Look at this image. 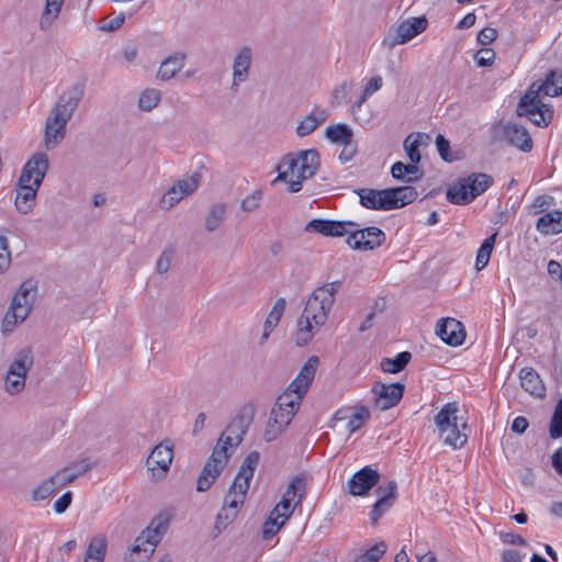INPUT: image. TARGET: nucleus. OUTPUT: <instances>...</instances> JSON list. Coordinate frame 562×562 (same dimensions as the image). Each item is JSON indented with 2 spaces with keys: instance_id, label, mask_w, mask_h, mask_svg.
<instances>
[{
  "instance_id": "nucleus-1",
  "label": "nucleus",
  "mask_w": 562,
  "mask_h": 562,
  "mask_svg": "<svg viewBox=\"0 0 562 562\" xmlns=\"http://www.w3.org/2000/svg\"><path fill=\"white\" fill-rule=\"evenodd\" d=\"M321 166V157L316 149H304L289 153L282 157L277 166L278 176L274 182H288L291 193L301 191L304 180L312 178Z\"/></svg>"
},
{
  "instance_id": "nucleus-2",
  "label": "nucleus",
  "mask_w": 562,
  "mask_h": 562,
  "mask_svg": "<svg viewBox=\"0 0 562 562\" xmlns=\"http://www.w3.org/2000/svg\"><path fill=\"white\" fill-rule=\"evenodd\" d=\"M48 168V157L44 153L34 154L23 166L14 201L19 213L29 214L34 209L37 191Z\"/></svg>"
},
{
  "instance_id": "nucleus-3",
  "label": "nucleus",
  "mask_w": 562,
  "mask_h": 562,
  "mask_svg": "<svg viewBox=\"0 0 562 562\" xmlns=\"http://www.w3.org/2000/svg\"><path fill=\"white\" fill-rule=\"evenodd\" d=\"M355 192L360 198V204L369 210L390 211L403 207L414 202L417 196V190L414 187H396L383 190L357 189Z\"/></svg>"
},
{
  "instance_id": "nucleus-4",
  "label": "nucleus",
  "mask_w": 562,
  "mask_h": 562,
  "mask_svg": "<svg viewBox=\"0 0 562 562\" xmlns=\"http://www.w3.org/2000/svg\"><path fill=\"white\" fill-rule=\"evenodd\" d=\"M493 177L487 173L473 172L457 179L447 190V200L456 205H468L484 193L492 184Z\"/></svg>"
},
{
  "instance_id": "nucleus-5",
  "label": "nucleus",
  "mask_w": 562,
  "mask_h": 562,
  "mask_svg": "<svg viewBox=\"0 0 562 562\" xmlns=\"http://www.w3.org/2000/svg\"><path fill=\"white\" fill-rule=\"evenodd\" d=\"M36 290V282L31 279L21 283L2 323V331L4 334L12 331L19 322H23L29 316L33 307Z\"/></svg>"
},
{
  "instance_id": "nucleus-6",
  "label": "nucleus",
  "mask_w": 562,
  "mask_h": 562,
  "mask_svg": "<svg viewBox=\"0 0 562 562\" xmlns=\"http://www.w3.org/2000/svg\"><path fill=\"white\" fill-rule=\"evenodd\" d=\"M341 286V281H333L318 286L306 302L303 314L313 318L316 327L323 326L334 305L335 295Z\"/></svg>"
},
{
  "instance_id": "nucleus-7",
  "label": "nucleus",
  "mask_w": 562,
  "mask_h": 562,
  "mask_svg": "<svg viewBox=\"0 0 562 562\" xmlns=\"http://www.w3.org/2000/svg\"><path fill=\"white\" fill-rule=\"evenodd\" d=\"M458 404L456 402L447 403L435 416V423L439 430V437L446 445L453 449L461 448L467 442V435L461 432L458 427Z\"/></svg>"
},
{
  "instance_id": "nucleus-8",
  "label": "nucleus",
  "mask_w": 562,
  "mask_h": 562,
  "mask_svg": "<svg viewBox=\"0 0 562 562\" xmlns=\"http://www.w3.org/2000/svg\"><path fill=\"white\" fill-rule=\"evenodd\" d=\"M516 113L518 116H527L539 127L548 126L553 119L552 106L544 104L532 90L526 91L521 97Z\"/></svg>"
},
{
  "instance_id": "nucleus-9",
  "label": "nucleus",
  "mask_w": 562,
  "mask_h": 562,
  "mask_svg": "<svg viewBox=\"0 0 562 562\" xmlns=\"http://www.w3.org/2000/svg\"><path fill=\"white\" fill-rule=\"evenodd\" d=\"M34 363L31 348L18 352L5 375L4 389L11 395L19 394L25 386L26 374Z\"/></svg>"
},
{
  "instance_id": "nucleus-10",
  "label": "nucleus",
  "mask_w": 562,
  "mask_h": 562,
  "mask_svg": "<svg viewBox=\"0 0 562 562\" xmlns=\"http://www.w3.org/2000/svg\"><path fill=\"white\" fill-rule=\"evenodd\" d=\"M427 25L428 22L425 16L404 20L396 27L391 30V33L384 38L383 44L391 48L400 44H405L424 32Z\"/></svg>"
},
{
  "instance_id": "nucleus-11",
  "label": "nucleus",
  "mask_w": 562,
  "mask_h": 562,
  "mask_svg": "<svg viewBox=\"0 0 562 562\" xmlns=\"http://www.w3.org/2000/svg\"><path fill=\"white\" fill-rule=\"evenodd\" d=\"M385 234L382 229L375 226L366 228L350 227L347 244L356 250H373L380 247L385 241Z\"/></svg>"
},
{
  "instance_id": "nucleus-12",
  "label": "nucleus",
  "mask_w": 562,
  "mask_h": 562,
  "mask_svg": "<svg viewBox=\"0 0 562 562\" xmlns=\"http://www.w3.org/2000/svg\"><path fill=\"white\" fill-rule=\"evenodd\" d=\"M72 115L68 114L59 108L53 106L50 114L45 123V146L47 149L58 146L66 136L67 124Z\"/></svg>"
},
{
  "instance_id": "nucleus-13",
  "label": "nucleus",
  "mask_w": 562,
  "mask_h": 562,
  "mask_svg": "<svg viewBox=\"0 0 562 562\" xmlns=\"http://www.w3.org/2000/svg\"><path fill=\"white\" fill-rule=\"evenodd\" d=\"M172 459L173 450L171 445L161 442L153 449L146 461L153 481L158 482L166 477Z\"/></svg>"
},
{
  "instance_id": "nucleus-14",
  "label": "nucleus",
  "mask_w": 562,
  "mask_h": 562,
  "mask_svg": "<svg viewBox=\"0 0 562 562\" xmlns=\"http://www.w3.org/2000/svg\"><path fill=\"white\" fill-rule=\"evenodd\" d=\"M405 385L401 382L385 384L380 381L373 383L371 392L375 395L374 404L381 411L396 406L402 400Z\"/></svg>"
},
{
  "instance_id": "nucleus-15",
  "label": "nucleus",
  "mask_w": 562,
  "mask_h": 562,
  "mask_svg": "<svg viewBox=\"0 0 562 562\" xmlns=\"http://www.w3.org/2000/svg\"><path fill=\"white\" fill-rule=\"evenodd\" d=\"M200 180L201 176L196 172L188 179L178 180L161 198L160 207L165 210L173 207L184 196L192 194L198 189Z\"/></svg>"
},
{
  "instance_id": "nucleus-16",
  "label": "nucleus",
  "mask_w": 562,
  "mask_h": 562,
  "mask_svg": "<svg viewBox=\"0 0 562 562\" xmlns=\"http://www.w3.org/2000/svg\"><path fill=\"white\" fill-rule=\"evenodd\" d=\"M380 474L370 467H364L353 473L348 481V491L353 496H364L379 483Z\"/></svg>"
},
{
  "instance_id": "nucleus-17",
  "label": "nucleus",
  "mask_w": 562,
  "mask_h": 562,
  "mask_svg": "<svg viewBox=\"0 0 562 562\" xmlns=\"http://www.w3.org/2000/svg\"><path fill=\"white\" fill-rule=\"evenodd\" d=\"M502 138L509 145L524 153L531 151L533 143L528 130L516 123H506L501 126Z\"/></svg>"
},
{
  "instance_id": "nucleus-18",
  "label": "nucleus",
  "mask_w": 562,
  "mask_h": 562,
  "mask_svg": "<svg viewBox=\"0 0 562 562\" xmlns=\"http://www.w3.org/2000/svg\"><path fill=\"white\" fill-rule=\"evenodd\" d=\"M396 491L397 484L395 481H390L386 485L378 486L375 493L378 494L379 499L373 505L370 514L373 525L376 524L384 513L392 507L397 496Z\"/></svg>"
},
{
  "instance_id": "nucleus-19",
  "label": "nucleus",
  "mask_w": 562,
  "mask_h": 562,
  "mask_svg": "<svg viewBox=\"0 0 562 562\" xmlns=\"http://www.w3.org/2000/svg\"><path fill=\"white\" fill-rule=\"evenodd\" d=\"M353 222H342L333 220L314 218L306 225L307 232H316L324 236H349L350 227H357Z\"/></svg>"
},
{
  "instance_id": "nucleus-20",
  "label": "nucleus",
  "mask_w": 562,
  "mask_h": 562,
  "mask_svg": "<svg viewBox=\"0 0 562 562\" xmlns=\"http://www.w3.org/2000/svg\"><path fill=\"white\" fill-rule=\"evenodd\" d=\"M436 334L449 346H460L465 339V329L461 322L447 317L441 319L436 328Z\"/></svg>"
},
{
  "instance_id": "nucleus-21",
  "label": "nucleus",
  "mask_w": 562,
  "mask_h": 562,
  "mask_svg": "<svg viewBox=\"0 0 562 562\" xmlns=\"http://www.w3.org/2000/svg\"><path fill=\"white\" fill-rule=\"evenodd\" d=\"M535 91L537 98L558 97L562 93V70L551 69L547 72L544 80L532 82L527 91Z\"/></svg>"
},
{
  "instance_id": "nucleus-22",
  "label": "nucleus",
  "mask_w": 562,
  "mask_h": 562,
  "mask_svg": "<svg viewBox=\"0 0 562 562\" xmlns=\"http://www.w3.org/2000/svg\"><path fill=\"white\" fill-rule=\"evenodd\" d=\"M168 527L169 517L165 514L157 515L151 519L149 526L137 537L138 542H140L142 546H150L155 550Z\"/></svg>"
},
{
  "instance_id": "nucleus-23",
  "label": "nucleus",
  "mask_w": 562,
  "mask_h": 562,
  "mask_svg": "<svg viewBox=\"0 0 562 562\" xmlns=\"http://www.w3.org/2000/svg\"><path fill=\"white\" fill-rule=\"evenodd\" d=\"M251 424V417L245 415H237L227 425L226 429L220 437V441L231 447H237L246 435Z\"/></svg>"
},
{
  "instance_id": "nucleus-24",
  "label": "nucleus",
  "mask_w": 562,
  "mask_h": 562,
  "mask_svg": "<svg viewBox=\"0 0 562 562\" xmlns=\"http://www.w3.org/2000/svg\"><path fill=\"white\" fill-rule=\"evenodd\" d=\"M251 60L252 49L249 46H243L238 49L233 61V89H236L248 79Z\"/></svg>"
},
{
  "instance_id": "nucleus-25",
  "label": "nucleus",
  "mask_w": 562,
  "mask_h": 562,
  "mask_svg": "<svg viewBox=\"0 0 562 562\" xmlns=\"http://www.w3.org/2000/svg\"><path fill=\"white\" fill-rule=\"evenodd\" d=\"M318 357L312 356L304 363L296 378L291 382V390H297L301 394H306L310 384L313 382L318 366Z\"/></svg>"
},
{
  "instance_id": "nucleus-26",
  "label": "nucleus",
  "mask_w": 562,
  "mask_h": 562,
  "mask_svg": "<svg viewBox=\"0 0 562 562\" xmlns=\"http://www.w3.org/2000/svg\"><path fill=\"white\" fill-rule=\"evenodd\" d=\"M85 89L86 86L83 81L74 83L66 94L59 98L54 106L59 108V110L66 112L67 115H72L85 95Z\"/></svg>"
},
{
  "instance_id": "nucleus-27",
  "label": "nucleus",
  "mask_w": 562,
  "mask_h": 562,
  "mask_svg": "<svg viewBox=\"0 0 562 562\" xmlns=\"http://www.w3.org/2000/svg\"><path fill=\"white\" fill-rule=\"evenodd\" d=\"M521 387L535 397L542 398L546 395V386L538 372L529 367L522 368L519 372Z\"/></svg>"
},
{
  "instance_id": "nucleus-28",
  "label": "nucleus",
  "mask_w": 562,
  "mask_h": 562,
  "mask_svg": "<svg viewBox=\"0 0 562 562\" xmlns=\"http://www.w3.org/2000/svg\"><path fill=\"white\" fill-rule=\"evenodd\" d=\"M260 454L258 451H251L243 461L237 475L234 480V485L244 490H249L250 480L259 463Z\"/></svg>"
},
{
  "instance_id": "nucleus-29",
  "label": "nucleus",
  "mask_w": 562,
  "mask_h": 562,
  "mask_svg": "<svg viewBox=\"0 0 562 562\" xmlns=\"http://www.w3.org/2000/svg\"><path fill=\"white\" fill-rule=\"evenodd\" d=\"M186 58L184 53H176L165 58L157 71V78L162 81L173 78L183 68Z\"/></svg>"
},
{
  "instance_id": "nucleus-30",
  "label": "nucleus",
  "mask_w": 562,
  "mask_h": 562,
  "mask_svg": "<svg viewBox=\"0 0 562 562\" xmlns=\"http://www.w3.org/2000/svg\"><path fill=\"white\" fill-rule=\"evenodd\" d=\"M90 470L91 464L87 460H81L75 461L68 467L63 468L61 470L57 471L55 475L57 476L58 483L64 486L75 482Z\"/></svg>"
},
{
  "instance_id": "nucleus-31",
  "label": "nucleus",
  "mask_w": 562,
  "mask_h": 562,
  "mask_svg": "<svg viewBox=\"0 0 562 562\" xmlns=\"http://www.w3.org/2000/svg\"><path fill=\"white\" fill-rule=\"evenodd\" d=\"M108 552V539L104 535L93 536L86 550L83 562H103Z\"/></svg>"
},
{
  "instance_id": "nucleus-32",
  "label": "nucleus",
  "mask_w": 562,
  "mask_h": 562,
  "mask_svg": "<svg viewBox=\"0 0 562 562\" xmlns=\"http://www.w3.org/2000/svg\"><path fill=\"white\" fill-rule=\"evenodd\" d=\"M542 235H554L562 232V212L553 211L540 216L536 224Z\"/></svg>"
},
{
  "instance_id": "nucleus-33",
  "label": "nucleus",
  "mask_w": 562,
  "mask_h": 562,
  "mask_svg": "<svg viewBox=\"0 0 562 562\" xmlns=\"http://www.w3.org/2000/svg\"><path fill=\"white\" fill-rule=\"evenodd\" d=\"M326 120L327 115L324 111H313L297 123L295 133L299 137H305L316 131Z\"/></svg>"
},
{
  "instance_id": "nucleus-34",
  "label": "nucleus",
  "mask_w": 562,
  "mask_h": 562,
  "mask_svg": "<svg viewBox=\"0 0 562 562\" xmlns=\"http://www.w3.org/2000/svg\"><path fill=\"white\" fill-rule=\"evenodd\" d=\"M325 137L333 144L348 145L353 143V132L344 123L328 125L325 130Z\"/></svg>"
},
{
  "instance_id": "nucleus-35",
  "label": "nucleus",
  "mask_w": 562,
  "mask_h": 562,
  "mask_svg": "<svg viewBox=\"0 0 562 562\" xmlns=\"http://www.w3.org/2000/svg\"><path fill=\"white\" fill-rule=\"evenodd\" d=\"M222 469L217 468L215 464H211L210 462H205L198 480H196V491L205 492L211 488L213 483L222 473Z\"/></svg>"
},
{
  "instance_id": "nucleus-36",
  "label": "nucleus",
  "mask_w": 562,
  "mask_h": 562,
  "mask_svg": "<svg viewBox=\"0 0 562 562\" xmlns=\"http://www.w3.org/2000/svg\"><path fill=\"white\" fill-rule=\"evenodd\" d=\"M411 359L412 353L409 351H402L394 358H383L381 360L380 368L382 371L387 373H398L405 369Z\"/></svg>"
},
{
  "instance_id": "nucleus-37",
  "label": "nucleus",
  "mask_w": 562,
  "mask_h": 562,
  "mask_svg": "<svg viewBox=\"0 0 562 562\" xmlns=\"http://www.w3.org/2000/svg\"><path fill=\"white\" fill-rule=\"evenodd\" d=\"M226 218V205L217 203L212 205L205 217V229L210 233L217 231Z\"/></svg>"
},
{
  "instance_id": "nucleus-38",
  "label": "nucleus",
  "mask_w": 562,
  "mask_h": 562,
  "mask_svg": "<svg viewBox=\"0 0 562 562\" xmlns=\"http://www.w3.org/2000/svg\"><path fill=\"white\" fill-rule=\"evenodd\" d=\"M248 490L235 486L234 483L228 488L224 498L223 506L228 512H236L238 514L239 507L244 504Z\"/></svg>"
},
{
  "instance_id": "nucleus-39",
  "label": "nucleus",
  "mask_w": 562,
  "mask_h": 562,
  "mask_svg": "<svg viewBox=\"0 0 562 562\" xmlns=\"http://www.w3.org/2000/svg\"><path fill=\"white\" fill-rule=\"evenodd\" d=\"M306 491L305 479L301 475L294 476L289 483L282 497L289 498L291 502L301 504Z\"/></svg>"
},
{
  "instance_id": "nucleus-40",
  "label": "nucleus",
  "mask_w": 562,
  "mask_h": 562,
  "mask_svg": "<svg viewBox=\"0 0 562 562\" xmlns=\"http://www.w3.org/2000/svg\"><path fill=\"white\" fill-rule=\"evenodd\" d=\"M313 318L306 317L305 314L302 313L301 317L297 322V330L295 334V342L297 346L302 347L307 345L313 338Z\"/></svg>"
},
{
  "instance_id": "nucleus-41",
  "label": "nucleus",
  "mask_w": 562,
  "mask_h": 562,
  "mask_svg": "<svg viewBox=\"0 0 562 562\" xmlns=\"http://www.w3.org/2000/svg\"><path fill=\"white\" fill-rule=\"evenodd\" d=\"M153 553L154 549L150 546H142L136 538L132 548L125 553L124 562H146Z\"/></svg>"
},
{
  "instance_id": "nucleus-42",
  "label": "nucleus",
  "mask_w": 562,
  "mask_h": 562,
  "mask_svg": "<svg viewBox=\"0 0 562 562\" xmlns=\"http://www.w3.org/2000/svg\"><path fill=\"white\" fill-rule=\"evenodd\" d=\"M61 484L58 483L57 476L54 474L44 480L36 488L33 490L32 498L41 502L53 495Z\"/></svg>"
},
{
  "instance_id": "nucleus-43",
  "label": "nucleus",
  "mask_w": 562,
  "mask_h": 562,
  "mask_svg": "<svg viewBox=\"0 0 562 562\" xmlns=\"http://www.w3.org/2000/svg\"><path fill=\"white\" fill-rule=\"evenodd\" d=\"M286 521L280 516L278 508H273L262 526V539L269 540L274 537Z\"/></svg>"
},
{
  "instance_id": "nucleus-44",
  "label": "nucleus",
  "mask_w": 562,
  "mask_h": 562,
  "mask_svg": "<svg viewBox=\"0 0 562 562\" xmlns=\"http://www.w3.org/2000/svg\"><path fill=\"white\" fill-rule=\"evenodd\" d=\"M305 394L299 393L297 390H291L289 386L285 392H283L277 400L276 404L279 407H285L292 409V413L295 414L300 407V404Z\"/></svg>"
},
{
  "instance_id": "nucleus-45",
  "label": "nucleus",
  "mask_w": 562,
  "mask_h": 562,
  "mask_svg": "<svg viewBox=\"0 0 562 562\" xmlns=\"http://www.w3.org/2000/svg\"><path fill=\"white\" fill-rule=\"evenodd\" d=\"M63 3L64 0H46L45 9L40 21L42 30L48 29L53 21L57 19Z\"/></svg>"
},
{
  "instance_id": "nucleus-46",
  "label": "nucleus",
  "mask_w": 562,
  "mask_h": 562,
  "mask_svg": "<svg viewBox=\"0 0 562 562\" xmlns=\"http://www.w3.org/2000/svg\"><path fill=\"white\" fill-rule=\"evenodd\" d=\"M497 235H498V233L495 232L490 237L484 239V241L482 243V245L477 251V255H476L475 266H476L477 270H481L487 266L490 258H491V254L493 251V248H494V245L496 241Z\"/></svg>"
},
{
  "instance_id": "nucleus-47",
  "label": "nucleus",
  "mask_w": 562,
  "mask_h": 562,
  "mask_svg": "<svg viewBox=\"0 0 562 562\" xmlns=\"http://www.w3.org/2000/svg\"><path fill=\"white\" fill-rule=\"evenodd\" d=\"M370 418V411L364 405L355 407V412L350 414L347 423V428L350 434L360 429Z\"/></svg>"
},
{
  "instance_id": "nucleus-48",
  "label": "nucleus",
  "mask_w": 562,
  "mask_h": 562,
  "mask_svg": "<svg viewBox=\"0 0 562 562\" xmlns=\"http://www.w3.org/2000/svg\"><path fill=\"white\" fill-rule=\"evenodd\" d=\"M229 447V445H225L218 440L206 462L224 470L231 458V453L228 452Z\"/></svg>"
},
{
  "instance_id": "nucleus-49",
  "label": "nucleus",
  "mask_w": 562,
  "mask_h": 562,
  "mask_svg": "<svg viewBox=\"0 0 562 562\" xmlns=\"http://www.w3.org/2000/svg\"><path fill=\"white\" fill-rule=\"evenodd\" d=\"M161 93L156 89H146L142 92L138 100V108L142 111L149 112L160 102Z\"/></svg>"
},
{
  "instance_id": "nucleus-50",
  "label": "nucleus",
  "mask_w": 562,
  "mask_h": 562,
  "mask_svg": "<svg viewBox=\"0 0 562 562\" xmlns=\"http://www.w3.org/2000/svg\"><path fill=\"white\" fill-rule=\"evenodd\" d=\"M549 434L552 439L562 437V397L557 402L549 424Z\"/></svg>"
},
{
  "instance_id": "nucleus-51",
  "label": "nucleus",
  "mask_w": 562,
  "mask_h": 562,
  "mask_svg": "<svg viewBox=\"0 0 562 562\" xmlns=\"http://www.w3.org/2000/svg\"><path fill=\"white\" fill-rule=\"evenodd\" d=\"M285 299L283 297H280L276 301L272 310L270 311V313L268 314L267 318H266V322H265V327L267 328H274L280 319H281V316L285 310Z\"/></svg>"
},
{
  "instance_id": "nucleus-52",
  "label": "nucleus",
  "mask_w": 562,
  "mask_h": 562,
  "mask_svg": "<svg viewBox=\"0 0 562 562\" xmlns=\"http://www.w3.org/2000/svg\"><path fill=\"white\" fill-rule=\"evenodd\" d=\"M417 164H404L402 161H397L393 164L391 167L392 177L396 180H403L405 175H415L419 172V168L416 166Z\"/></svg>"
},
{
  "instance_id": "nucleus-53",
  "label": "nucleus",
  "mask_w": 562,
  "mask_h": 562,
  "mask_svg": "<svg viewBox=\"0 0 562 562\" xmlns=\"http://www.w3.org/2000/svg\"><path fill=\"white\" fill-rule=\"evenodd\" d=\"M286 428V422L281 419V423L277 422V419H271L269 417L263 438L266 441H272L277 439Z\"/></svg>"
},
{
  "instance_id": "nucleus-54",
  "label": "nucleus",
  "mask_w": 562,
  "mask_h": 562,
  "mask_svg": "<svg viewBox=\"0 0 562 562\" xmlns=\"http://www.w3.org/2000/svg\"><path fill=\"white\" fill-rule=\"evenodd\" d=\"M237 515L238 514L236 512H228L226 510V507L223 506L215 518L214 530H216V533L214 536L220 535L232 521H234Z\"/></svg>"
},
{
  "instance_id": "nucleus-55",
  "label": "nucleus",
  "mask_w": 562,
  "mask_h": 562,
  "mask_svg": "<svg viewBox=\"0 0 562 562\" xmlns=\"http://www.w3.org/2000/svg\"><path fill=\"white\" fill-rule=\"evenodd\" d=\"M387 546L384 541H381L370 549H368L358 562H378L381 557L386 552Z\"/></svg>"
},
{
  "instance_id": "nucleus-56",
  "label": "nucleus",
  "mask_w": 562,
  "mask_h": 562,
  "mask_svg": "<svg viewBox=\"0 0 562 562\" xmlns=\"http://www.w3.org/2000/svg\"><path fill=\"white\" fill-rule=\"evenodd\" d=\"M352 81H344L337 86L331 92V104H339L347 101L348 92L353 88Z\"/></svg>"
},
{
  "instance_id": "nucleus-57",
  "label": "nucleus",
  "mask_w": 562,
  "mask_h": 562,
  "mask_svg": "<svg viewBox=\"0 0 562 562\" xmlns=\"http://www.w3.org/2000/svg\"><path fill=\"white\" fill-rule=\"evenodd\" d=\"M411 138L412 135H408L404 140V149L411 162L418 164L422 159V155L418 149L420 143L418 139H414L413 142H411Z\"/></svg>"
},
{
  "instance_id": "nucleus-58",
  "label": "nucleus",
  "mask_w": 562,
  "mask_h": 562,
  "mask_svg": "<svg viewBox=\"0 0 562 562\" xmlns=\"http://www.w3.org/2000/svg\"><path fill=\"white\" fill-rule=\"evenodd\" d=\"M262 200V191L255 190L251 194L247 195L240 204V207L244 212H252L257 210Z\"/></svg>"
},
{
  "instance_id": "nucleus-59",
  "label": "nucleus",
  "mask_w": 562,
  "mask_h": 562,
  "mask_svg": "<svg viewBox=\"0 0 562 562\" xmlns=\"http://www.w3.org/2000/svg\"><path fill=\"white\" fill-rule=\"evenodd\" d=\"M436 146L440 157L445 161L452 162L456 160V158L452 157L450 153V143L443 135L438 134L436 136Z\"/></svg>"
},
{
  "instance_id": "nucleus-60",
  "label": "nucleus",
  "mask_w": 562,
  "mask_h": 562,
  "mask_svg": "<svg viewBox=\"0 0 562 562\" xmlns=\"http://www.w3.org/2000/svg\"><path fill=\"white\" fill-rule=\"evenodd\" d=\"M11 262V252L9 241L5 236H0V274L4 272Z\"/></svg>"
},
{
  "instance_id": "nucleus-61",
  "label": "nucleus",
  "mask_w": 562,
  "mask_h": 562,
  "mask_svg": "<svg viewBox=\"0 0 562 562\" xmlns=\"http://www.w3.org/2000/svg\"><path fill=\"white\" fill-rule=\"evenodd\" d=\"M475 61L480 67L491 66L495 60V52L492 48L483 47L474 55Z\"/></svg>"
},
{
  "instance_id": "nucleus-62",
  "label": "nucleus",
  "mask_w": 562,
  "mask_h": 562,
  "mask_svg": "<svg viewBox=\"0 0 562 562\" xmlns=\"http://www.w3.org/2000/svg\"><path fill=\"white\" fill-rule=\"evenodd\" d=\"M300 504H296V502H291L286 497H282L281 501L276 505L274 508H278L280 512L281 518H283V521H288V519L292 516L294 509Z\"/></svg>"
},
{
  "instance_id": "nucleus-63",
  "label": "nucleus",
  "mask_w": 562,
  "mask_h": 562,
  "mask_svg": "<svg viewBox=\"0 0 562 562\" xmlns=\"http://www.w3.org/2000/svg\"><path fill=\"white\" fill-rule=\"evenodd\" d=\"M173 250L171 248H166L162 251L156 263V271L158 273L162 274L169 270Z\"/></svg>"
},
{
  "instance_id": "nucleus-64",
  "label": "nucleus",
  "mask_w": 562,
  "mask_h": 562,
  "mask_svg": "<svg viewBox=\"0 0 562 562\" xmlns=\"http://www.w3.org/2000/svg\"><path fill=\"white\" fill-rule=\"evenodd\" d=\"M295 414L292 413V409L285 407H279V405H274L270 413L271 419H277V422L281 423V419L286 422V426L291 423L292 418Z\"/></svg>"
}]
</instances>
